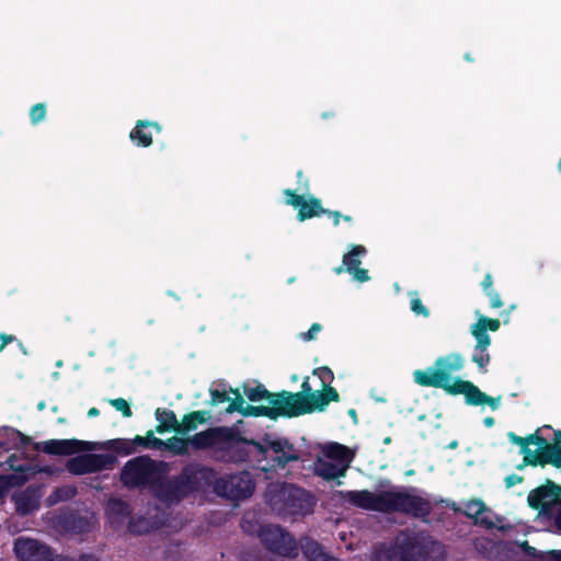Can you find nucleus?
I'll return each mask as SVG.
<instances>
[{"instance_id": "nucleus-29", "label": "nucleus", "mask_w": 561, "mask_h": 561, "mask_svg": "<svg viewBox=\"0 0 561 561\" xmlns=\"http://www.w3.org/2000/svg\"><path fill=\"white\" fill-rule=\"evenodd\" d=\"M263 527L264 525H261L256 514L253 512L245 513L241 519V528L247 534L259 536Z\"/></svg>"}, {"instance_id": "nucleus-32", "label": "nucleus", "mask_w": 561, "mask_h": 561, "mask_svg": "<svg viewBox=\"0 0 561 561\" xmlns=\"http://www.w3.org/2000/svg\"><path fill=\"white\" fill-rule=\"evenodd\" d=\"M156 419L159 423L167 424L172 431L178 432L180 421L173 411L157 409Z\"/></svg>"}, {"instance_id": "nucleus-44", "label": "nucleus", "mask_w": 561, "mask_h": 561, "mask_svg": "<svg viewBox=\"0 0 561 561\" xmlns=\"http://www.w3.org/2000/svg\"><path fill=\"white\" fill-rule=\"evenodd\" d=\"M12 341H14L13 335L0 334V352H2L4 347Z\"/></svg>"}, {"instance_id": "nucleus-24", "label": "nucleus", "mask_w": 561, "mask_h": 561, "mask_svg": "<svg viewBox=\"0 0 561 561\" xmlns=\"http://www.w3.org/2000/svg\"><path fill=\"white\" fill-rule=\"evenodd\" d=\"M465 514L474 519V523L492 527L494 525L490 512L480 500H472L465 504Z\"/></svg>"}, {"instance_id": "nucleus-20", "label": "nucleus", "mask_w": 561, "mask_h": 561, "mask_svg": "<svg viewBox=\"0 0 561 561\" xmlns=\"http://www.w3.org/2000/svg\"><path fill=\"white\" fill-rule=\"evenodd\" d=\"M232 394L234 396L233 400L226 409L227 412H229V413L238 411L243 415H266L271 419H276L277 416H284L283 414H270L268 413V411H273V407L275 405L274 401L279 394L271 397L270 401H268L270 405H267V407L250 405V404L245 403V401L237 392H232Z\"/></svg>"}, {"instance_id": "nucleus-3", "label": "nucleus", "mask_w": 561, "mask_h": 561, "mask_svg": "<svg viewBox=\"0 0 561 561\" xmlns=\"http://www.w3.org/2000/svg\"><path fill=\"white\" fill-rule=\"evenodd\" d=\"M345 499L354 505L378 512H404L424 516L430 512V503L414 491L391 488L373 493L366 490L347 492Z\"/></svg>"}, {"instance_id": "nucleus-4", "label": "nucleus", "mask_w": 561, "mask_h": 561, "mask_svg": "<svg viewBox=\"0 0 561 561\" xmlns=\"http://www.w3.org/2000/svg\"><path fill=\"white\" fill-rule=\"evenodd\" d=\"M301 392L279 394L270 414H283L284 416H297L312 411H323L332 401H339V393L334 388H325L312 391L307 377L301 385Z\"/></svg>"}, {"instance_id": "nucleus-41", "label": "nucleus", "mask_w": 561, "mask_h": 561, "mask_svg": "<svg viewBox=\"0 0 561 561\" xmlns=\"http://www.w3.org/2000/svg\"><path fill=\"white\" fill-rule=\"evenodd\" d=\"M321 329L319 323H313L307 332L300 333L299 337L305 342L312 341L317 337Z\"/></svg>"}, {"instance_id": "nucleus-17", "label": "nucleus", "mask_w": 561, "mask_h": 561, "mask_svg": "<svg viewBox=\"0 0 561 561\" xmlns=\"http://www.w3.org/2000/svg\"><path fill=\"white\" fill-rule=\"evenodd\" d=\"M49 548L35 539L20 537L14 543V552L21 561H43Z\"/></svg>"}, {"instance_id": "nucleus-28", "label": "nucleus", "mask_w": 561, "mask_h": 561, "mask_svg": "<svg viewBox=\"0 0 561 561\" xmlns=\"http://www.w3.org/2000/svg\"><path fill=\"white\" fill-rule=\"evenodd\" d=\"M304 553L309 561H337L324 553L317 542H307L304 546Z\"/></svg>"}, {"instance_id": "nucleus-54", "label": "nucleus", "mask_w": 561, "mask_h": 561, "mask_svg": "<svg viewBox=\"0 0 561 561\" xmlns=\"http://www.w3.org/2000/svg\"><path fill=\"white\" fill-rule=\"evenodd\" d=\"M180 495H175L174 497L170 499V501H173V500H179Z\"/></svg>"}, {"instance_id": "nucleus-22", "label": "nucleus", "mask_w": 561, "mask_h": 561, "mask_svg": "<svg viewBox=\"0 0 561 561\" xmlns=\"http://www.w3.org/2000/svg\"><path fill=\"white\" fill-rule=\"evenodd\" d=\"M42 491L39 488L30 486L26 490L13 495L16 511L21 514H28L39 506Z\"/></svg>"}, {"instance_id": "nucleus-52", "label": "nucleus", "mask_w": 561, "mask_h": 561, "mask_svg": "<svg viewBox=\"0 0 561 561\" xmlns=\"http://www.w3.org/2000/svg\"><path fill=\"white\" fill-rule=\"evenodd\" d=\"M343 219H344L345 221H347V222H350V221L352 220L350 216H343Z\"/></svg>"}, {"instance_id": "nucleus-51", "label": "nucleus", "mask_w": 561, "mask_h": 561, "mask_svg": "<svg viewBox=\"0 0 561 561\" xmlns=\"http://www.w3.org/2000/svg\"><path fill=\"white\" fill-rule=\"evenodd\" d=\"M19 346L21 348V351L23 352V354H27L26 350L24 348V346L22 345V343H19Z\"/></svg>"}, {"instance_id": "nucleus-6", "label": "nucleus", "mask_w": 561, "mask_h": 561, "mask_svg": "<svg viewBox=\"0 0 561 561\" xmlns=\"http://www.w3.org/2000/svg\"><path fill=\"white\" fill-rule=\"evenodd\" d=\"M272 510L280 515H306L311 513L313 500L305 490L291 484H272L266 493Z\"/></svg>"}, {"instance_id": "nucleus-33", "label": "nucleus", "mask_w": 561, "mask_h": 561, "mask_svg": "<svg viewBox=\"0 0 561 561\" xmlns=\"http://www.w3.org/2000/svg\"><path fill=\"white\" fill-rule=\"evenodd\" d=\"M112 449H114L117 453H122L124 455H129L134 453V440H127V439H113L108 440L107 443Z\"/></svg>"}, {"instance_id": "nucleus-38", "label": "nucleus", "mask_w": 561, "mask_h": 561, "mask_svg": "<svg viewBox=\"0 0 561 561\" xmlns=\"http://www.w3.org/2000/svg\"><path fill=\"white\" fill-rule=\"evenodd\" d=\"M112 407L122 412L125 417L131 416V411L127 401L123 398L112 399L108 401Z\"/></svg>"}, {"instance_id": "nucleus-48", "label": "nucleus", "mask_w": 561, "mask_h": 561, "mask_svg": "<svg viewBox=\"0 0 561 561\" xmlns=\"http://www.w3.org/2000/svg\"><path fill=\"white\" fill-rule=\"evenodd\" d=\"M519 482V478H516V477H508L506 478V484L507 486H512L514 485L515 483Z\"/></svg>"}, {"instance_id": "nucleus-45", "label": "nucleus", "mask_w": 561, "mask_h": 561, "mask_svg": "<svg viewBox=\"0 0 561 561\" xmlns=\"http://www.w3.org/2000/svg\"><path fill=\"white\" fill-rule=\"evenodd\" d=\"M482 287H483V289H484L485 294H486L490 289H492V278H491V275H489V274H488V275H485V277H484L483 282H482Z\"/></svg>"}, {"instance_id": "nucleus-2", "label": "nucleus", "mask_w": 561, "mask_h": 561, "mask_svg": "<svg viewBox=\"0 0 561 561\" xmlns=\"http://www.w3.org/2000/svg\"><path fill=\"white\" fill-rule=\"evenodd\" d=\"M463 357L458 353L437 357L431 367L414 370L413 380L422 387L442 388L448 394H463L470 405L488 404L492 410H496L501 397H489L472 382L453 376L463 368Z\"/></svg>"}, {"instance_id": "nucleus-1", "label": "nucleus", "mask_w": 561, "mask_h": 561, "mask_svg": "<svg viewBox=\"0 0 561 561\" xmlns=\"http://www.w3.org/2000/svg\"><path fill=\"white\" fill-rule=\"evenodd\" d=\"M190 445L195 449L211 448L225 451L227 459L241 461L256 458L257 462L272 459L277 466H285L288 461L298 458L297 451L286 439H265L254 443L242 439L236 430L229 427H215L199 432L188 438Z\"/></svg>"}, {"instance_id": "nucleus-46", "label": "nucleus", "mask_w": 561, "mask_h": 561, "mask_svg": "<svg viewBox=\"0 0 561 561\" xmlns=\"http://www.w3.org/2000/svg\"><path fill=\"white\" fill-rule=\"evenodd\" d=\"M325 214H328L333 219L334 226L339 225L340 219L342 218V216H341V214L339 211H329V210H327Z\"/></svg>"}, {"instance_id": "nucleus-30", "label": "nucleus", "mask_w": 561, "mask_h": 561, "mask_svg": "<svg viewBox=\"0 0 561 561\" xmlns=\"http://www.w3.org/2000/svg\"><path fill=\"white\" fill-rule=\"evenodd\" d=\"M190 442L188 438L184 439L181 437L173 436L165 440V450L171 451L174 455H185L188 451Z\"/></svg>"}, {"instance_id": "nucleus-35", "label": "nucleus", "mask_w": 561, "mask_h": 561, "mask_svg": "<svg viewBox=\"0 0 561 561\" xmlns=\"http://www.w3.org/2000/svg\"><path fill=\"white\" fill-rule=\"evenodd\" d=\"M244 394L251 401H260V400H262V399H264L266 397H268V399L272 397V396L267 394V390L264 387H262V386L245 387L244 388Z\"/></svg>"}, {"instance_id": "nucleus-50", "label": "nucleus", "mask_w": 561, "mask_h": 561, "mask_svg": "<svg viewBox=\"0 0 561 561\" xmlns=\"http://www.w3.org/2000/svg\"><path fill=\"white\" fill-rule=\"evenodd\" d=\"M483 423L485 424V426L491 427V426H493L494 421L492 417H485Z\"/></svg>"}, {"instance_id": "nucleus-31", "label": "nucleus", "mask_w": 561, "mask_h": 561, "mask_svg": "<svg viewBox=\"0 0 561 561\" xmlns=\"http://www.w3.org/2000/svg\"><path fill=\"white\" fill-rule=\"evenodd\" d=\"M135 443L140 446L165 450V440L154 437L152 432H149L145 437L136 436Z\"/></svg>"}, {"instance_id": "nucleus-5", "label": "nucleus", "mask_w": 561, "mask_h": 561, "mask_svg": "<svg viewBox=\"0 0 561 561\" xmlns=\"http://www.w3.org/2000/svg\"><path fill=\"white\" fill-rule=\"evenodd\" d=\"M440 552V546L425 536L399 535L393 545L379 547L374 561H431L430 553Z\"/></svg>"}, {"instance_id": "nucleus-25", "label": "nucleus", "mask_w": 561, "mask_h": 561, "mask_svg": "<svg viewBox=\"0 0 561 561\" xmlns=\"http://www.w3.org/2000/svg\"><path fill=\"white\" fill-rule=\"evenodd\" d=\"M208 419L209 414L206 411H194L186 414L182 421L179 422L178 433L187 434L196 430L199 424L205 423Z\"/></svg>"}, {"instance_id": "nucleus-18", "label": "nucleus", "mask_w": 561, "mask_h": 561, "mask_svg": "<svg viewBox=\"0 0 561 561\" xmlns=\"http://www.w3.org/2000/svg\"><path fill=\"white\" fill-rule=\"evenodd\" d=\"M8 465L13 470V472L10 474L0 476V496H2L11 488L24 483L36 473L35 468L31 465L16 466L14 463L13 457L9 458Z\"/></svg>"}, {"instance_id": "nucleus-49", "label": "nucleus", "mask_w": 561, "mask_h": 561, "mask_svg": "<svg viewBox=\"0 0 561 561\" xmlns=\"http://www.w3.org/2000/svg\"><path fill=\"white\" fill-rule=\"evenodd\" d=\"M96 415H99V410L96 408H91L88 411V416L93 417V416H96Z\"/></svg>"}, {"instance_id": "nucleus-42", "label": "nucleus", "mask_w": 561, "mask_h": 561, "mask_svg": "<svg viewBox=\"0 0 561 561\" xmlns=\"http://www.w3.org/2000/svg\"><path fill=\"white\" fill-rule=\"evenodd\" d=\"M233 398H230V396L226 392H221L218 390L211 391V402L213 404H219L224 402H229V404L232 402Z\"/></svg>"}, {"instance_id": "nucleus-12", "label": "nucleus", "mask_w": 561, "mask_h": 561, "mask_svg": "<svg viewBox=\"0 0 561 561\" xmlns=\"http://www.w3.org/2000/svg\"><path fill=\"white\" fill-rule=\"evenodd\" d=\"M285 203L298 210L297 219L305 221L327 213L322 208L320 199L310 194H296L291 190H285Z\"/></svg>"}, {"instance_id": "nucleus-11", "label": "nucleus", "mask_w": 561, "mask_h": 561, "mask_svg": "<svg viewBox=\"0 0 561 561\" xmlns=\"http://www.w3.org/2000/svg\"><path fill=\"white\" fill-rule=\"evenodd\" d=\"M259 537L268 550L277 554L290 556L296 550L294 538L278 526L264 525Z\"/></svg>"}, {"instance_id": "nucleus-14", "label": "nucleus", "mask_w": 561, "mask_h": 561, "mask_svg": "<svg viewBox=\"0 0 561 561\" xmlns=\"http://www.w3.org/2000/svg\"><path fill=\"white\" fill-rule=\"evenodd\" d=\"M115 458L111 455L85 454L68 460L67 469L75 474H84L112 468Z\"/></svg>"}, {"instance_id": "nucleus-9", "label": "nucleus", "mask_w": 561, "mask_h": 561, "mask_svg": "<svg viewBox=\"0 0 561 561\" xmlns=\"http://www.w3.org/2000/svg\"><path fill=\"white\" fill-rule=\"evenodd\" d=\"M527 500L529 506L538 510L540 516L553 520L561 531V488L559 485L547 482L531 491Z\"/></svg>"}, {"instance_id": "nucleus-15", "label": "nucleus", "mask_w": 561, "mask_h": 561, "mask_svg": "<svg viewBox=\"0 0 561 561\" xmlns=\"http://www.w3.org/2000/svg\"><path fill=\"white\" fill-rule=\"evenodd\" d=\"M366 254L367 250L364 245H350L348 251L342 257V266L336 267L334 270L335 273L340 274L345 271L356 282L364 283L369 280L368 271L359 267L360 259Z\"/></svg>"}, {"instance_id": "nucleus-34", "label": "nucleus", "mask_w": 561, "mask_h": 561, "mask_svg": "<svg viewBox=\"0 0 561 561\" xmlns=\"http://www.w3.org/2000/svg\"><path fill=\"white\" fill-rule=\"evenodd\" d=\"M410 297V308L416 316H422L424 318L428 317V310L426 307L422 304L421 299L419 298L417 294L415 291L409 293Z\"/></svg>"}, {"instance_id": "nucleus-8", "label": "nucleus", "mask_w": 561, "mask_h": 561, "mask_svg": "<svg viewBox=\"0 0 561 561\" xmlns=\"http://www.w3.org/2000/svg\"><path fill=\"white\" fill-rule=\"evenodd\" d=\"M352 459L353 453L347 447L337 443H328L322 446L314 469L327 480L335 479L344 476Z\"/></svg>"}, {"instance_id": "nucleus-7", "label": "nucleus", "mask_w": 561, "mask_h": 561, "mask_svg": "<svg viewBox=\"0 0 561 561\" xmlns=\"http://www.w3.org/2000/svg\"><path fill=\"white\" fill-rule=\"evenodd\" d=\"M512 443L520 447L524 460L530 465L548 461L561 470V443L558 442V433L554 434V443L550 444L537 433L526 438L508 433Z\"/></svg>"}, {"instance_id": "nucleus-56", "label": "nucleus", "mask_w": 561, "mask_h": 561, "mask_svg": "<svg viewBox=\"0 0 561 561\" xmlns=\"http://www.w3.org/2000/svg\"><path fill=\"white\" fill-rule=\"evenodd\" d=\"M260 468H261L262 470H266V467H265V466H260Z\"/></svg>"}, {"instance_id": "nucleus-36", "label": "nucleus", "mask_w": 561, "mask_h": 561, "mask_svg": "<svg viewBox=\"0 0 561 561\" xmlns=\"http://www.w3.org/2000/svg\"><path fill=\"white\" fill-rule=\"evenodd\" d=\"M313 375L319 377L322 387L331 388L329 385L333 381L334 375L330 368H328V367L317 368L313 370Z\"/></svg>"}, {"instance_id": "nucleus-40", "label": "nucleus", "mask_w": 561, "mask_h": 561, "mask_svg": "<svg viewBox=\"0 0 561 561\" xmlns=\"http://www.w3.org/2000/svg\"><path fill=\"white\" fill-rule=\"evenodd\" d=\"M43 561H73L72 559L62 554H55L50 550ZM80 561H98L93 556H82Z\"/></svg>"}, {"instance_id": "nucleus-53", "label": "nucleus", "mask_w": 561, "mask_h": 561, "mask_svg": "<svg viewBox=\"0 0 561 561\" xmlns=\"http://www.w3.org/2000/svg\"><path fill=\"white\" fill-rule=\"evenodd\" d=\"M44 407H45V404H44L43 402H41V403L38 404V409H39V410H43V409H44Z\"/></svg>"}, {"instance_id": "nucleus-16", "label": "nucleus", "mask_w": 561, "mask_h": 561, "mask_svg": "<svg viewBox=\"0 0 561 561\" xmlns=\"http://www.w3.org/2000/svg\"><path fill=\"white\" fill-rule=\"evenodd\" d=\"M151 470L148 458L139 457L129 460L123 468L122 481L127 486H136L144 483Z\"/></svg>"}, {"instance_id": "nucleus-21", "label": "nucleus", "mask_w": 561, "mask_h": 561, "mask_svg": "<svg viewBox=\"0 0 561 561\" xmlns=\"http://www.w3.org/2000/svg\"><path fill=\"white\" fill-rule=\"evenodd\" d=\"M161 131V126L157 122L137 121L135 127L129 133L130 140L139 147H150L152 136Z\"/></svg>"}, {"instance_id": "nucleus-55", "label": "nucleus", "mask_w": 561, "mask_h": 561, "mask_svg": "<svg viewBox=\"0 0 561 561\" xmlns=\"http://www.w3.org/2000/svg\"><path fill=\"white\" fill-rule=\"evenodd\" d=\"M559 170L561 172V158H560V162H559Z\"/></svg>"}, {"instance_id": "nucleus-39", "label": "nucleus", "mask_w": 561, "mask_h": 561, "mask_svg": "<svg viewBox=\"0 0 561 561\" xmlns=\"http://www.w3.org/2000/svg\"><path fill=\"white\" fill-rule=\"evenodd\" d=\"M72 494L73 492L70 488L58 489L48 497V503L55 504L60 500L69 499Z\"/></svg>"}, {"instance_id": "nucleus-26", "label": "nucleus", "mask_w": 561, "mask_h": 561, "mask_svg": "<svg viewBox=\"0 0 561 561\" xmlns=\"http://www.w3.org/2000/svg\"><path fill=\"white\" fill-rule=\"evenodd\" d=\"M16 448H22L30 444L27 437L12 428H0V448H10L11 444Z\"/></svg>"}, {"instance_id": "nucleus-13", "label": "nucleus", "mask_w": 561, "mask_h": 561, "mask_svg": "<svg viewBox=\"0 0 561 561\" xmlns=\"http://www.w3.org/2000/svg\"><path fill=\"white\" fill-rule=\"evenodd\" d=\"M216 488L227 497L233 500L245 499L254 491L253 481L248 472L221 478Z\"/></svg>"}, {"instance_id": "nucleus-43", "label": "nucleus", "mask_w": 561, "mask_h": 561, "mask_svg": "<svg viewBox=\"0 0 561 561\" xmlns=\"http://www.w3.org/2000/svg\"><path fill=\"white\" fill-rule=\"evenodd\" d=\"M486 296L490 299V305H491L492 308H500V307H502L503 302L501 300L500 295L495 290L490 289L486 293Z\"/></svg>"}, {"instance_id": "nucleus-23", "label": "nucleus", "mask_w": 561, "mask_h": 561, "mask_svg": "<svg viewBox=\"0 0 561 561\" xmlns=\"http://www.w3.org/2000/svg\"><path fill=\"white\" fill-rule=\"evenodd\" d=\"M106 515L111 525L116 529H119L126 524L128 525V519H130L128 517V505L125 502L116 499H112L107 502Z\"/></svg>"}, {"instance_id": "nucleus-47", "label": "nucleus", "mask_w": 561, "mask_h": 561, "mask_svg": "<svg viewBox=\"0 0 561 561\" xmlns=\"http://www.w3.org/2000/svg\"><path fill=\"white\" fill-rule=\"evenodd\" d=\"M170 430H172V428L167 426V424H162V423H159L158 426L156 427V432L159 434H163Z\"/></svg>"}, {"instance_id": "nucleus-27", "label": "nucleus", "mask_w": 561, "mask_h": 561, "mask_svg": "<svg viewBox=\"0 0 561 561\" xmlns=\"http://www.w3.org/2000/svg\"><path fill=\"white\" fill-rule=\"evenodd\" d=\"M162 524L161 519H149L147 517H133L128 519V529L133 534L141 535L149 533L151 529L158 528Z\"/></svg>"}, {"instance_id": "nucleus-10", "label": "nucleus", "mask_w": 561, "mask_h": 561, "mask_svg": "<svg viewBox=\"0 0 561 561\" xmlns=\"http://www.w3.org/2000/svg\"><path fill=\"white\" fill-rule=\"evenodd\" d=\"M477 322L471 324L470 333L476 340V345L472 350L471 360L483 373L490 363V354L488 348L491 344V337L486 333L488 330L496 332L500 329V321L496 319H489L481 314L478 310L474 312Z\"/></svg>"}, {"instance_id": "nucleus-19", "label": "nucleus", "mask_w": 561, "mask_h": 561, "mask_svg": "<svg viewBox=\"0 0 561 561\" xmlns=\"http://www.w3.org/2000/svg\"><path fill=\"white\" fill-rule=\"evenodd\" d=\"M95 444L78 439H50L44 443V451L53 455L68 456L82 450H93Z\"/></svg>"}, {"instance_id": "nucleus-37", "label": "nucleus", "mask_w": 561, "mask_h": 561, "mask_svg": "<svg viewBox=\"0 0 561 561\" xmlns=\"http://www.w3.org/2000/svg\"><path fill=\"white\" fill-rule=\"evenodd\" d=\"M46 116V107L43 103L35 104L31 107L30 118L32 124L36 125L39 122L44 121Z\"/></svg>"}]
</instances>
